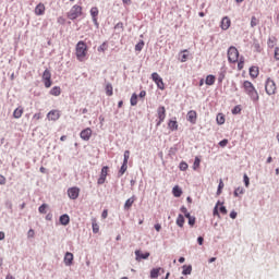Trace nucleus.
Wrapping results in <instances>:
<instances>
[{"mask_svg": "<svg viewBox=\"0 0 279 279\" xmlns=\"http://www.w3.org/2000/svg\"><path fill=\"white\" fill-rule=\"evenodd\" d=\"M75 56L78 62H84L88 56V46L83 40H80L75 46Z\"/></svg>", "mask_w": 279, "mask_h": 279, "instance_id": "f257e3e1", "label": "nucleus"}, {"mask_svg": "<svg viewBox=\"0 0 279 279\" xmlns=\"http://www.w3.org/2000/svg\"><path fill=\"white\" fill-rule=\"evenodd\" d=\"M244 93L251 97L252 101H258L260 97L258 96V90L254 87V84L250 81H244L243 83Z\"/></svg>", "mask_w": 279, "mask_h": 279, "instance_id": "f03ea898", "label": "nucleus"}, {"mask_svg": "<svg viewBox=\"0 0 279 279\" xmlns=\"http://www.w3.org/2000/svg\"><path fill=\"white\" fill-rule=\"evenodd\" d=\"M265 90L266 93L271 96L278 93V86L276 85V81L271 77H267L265 81Z\"/></svg>", "mask_w": 279, "mask_h": 279, "instance_id": "7ed1b4c3", "label": "nucleus"}, {"mask_svg": "<svg viewBox=\"0 0 279 279\" xmlns=\"http://www.w3.org/2000/svg\"><path fill=\"white\" fill-rule=\"evenodd\" d=\"M81 15L82 7L75 4L71 8L70 12L68 13V19H70V21H75V19H80Z\"/></svg>", "mask_w": 279, "mask_h": 279, "instance_id": "20e7f679", "label": "nucleus"}, {"mask_svg": "<svg viewBox=\"0 0 279 279\" xmlns=\"http://www.w3.org/2000/svg\"><path fill=\"white\" fill-rule=\"evenodd\" d=\"M228 61L233 64L239 62V49H236V47L231 46L228 49Z\"/></svg>", "mask_w": 279, "mask_h": 279, "instance_id": "39448f33", "label": "nucleus"}, {"mask_svg": "<svg viewBox=\"0 0 279 279\" xmlns=\"http://www.w3.org/2000/svg\"><path fill=\"white\" fill-rule=\"evenodd\" d=\"M157 124L156 126L159 128V125H162V123H165V119H167V109L165 108V106H160L157 109Z\"/></svg>", "mask_w": 279, "mask_h": 279, "instance_id": "423d86ee", "label": "nucleus"}, {"mask_svg": "<svg viewBox=\"0 0 279 279\" xmlns=\"http://www.w3.org/2000/svg\"><path fill=\"white\" fill-rule=\"evenodd\" d=\"M151 80L157 85V88H159L160 90H165V82L157 72L151 74Z\"/></svg>", "mask_w": 279, "mask_h": 279, "instance_id": "0eeeda50", "label": "nucleus"}, {"mask_svg": "<svg viewBox=\"0 0 279 279\" xmlns=\"http://www.w3.org/2000/svg\"><path fill=\"white\" fill-rule=\"evenodd\" d=\"M43 82L46 88H51V72L49 70H45L43 73Z\"/></svg>", "mask_w": 279, "mask_h": 279, "instance_id": "6e6552de", "label": "nucleus"}, {"mask_svg": "<svg viewBox=\"0 0 279 279\" xmlns=\"http://www.w3.org/2000/svg\"><path fill=\"white\" fill-rule=\"evenodd\" d=\"M68 197H70V199H77V197H80V187L73 186L68 189Z\"/></svg>", "mask_w": 279, "mask_h": 279, "instance_id": "1a4fd4ad", "label": "nucleus"}, {"mask_svg": "<svg viewBox=\"0 0 279 279\" xmlns=\"http://www.w3.org/2000/svg\"><path fill=\"white\" fill-rule=\"evenodd\" d=\"M60 117H61V113H60V110H58V109L50 110L47 113L48 121H58V119H60Z\"/></svg>", "mask_w": 279, "mask_h": 279, "instance_id": "9d476101", "label": "nucleus"}, {"mask_svg": "<svg viewBox=\"0 0 279 279\" xmlns=\"http://www.w3.org/2000/svg\"><path fill=\"white\" fill-rule=\"evenodd\" d=\"M108 166H104L100 172V177L98 178L97 184H105L106 178H108Z\"/></svg>", "mask_w": 279, "mask_h": 279, "instance_id": "9b49d317", "label": "nucleus"}, {"mask_svg": "<svg viewBox=\"0 0 279 279\" xmlns=\"http://www.w3.org/2000/svg\"><path fill=\"white\" fill-rule=\"evenodd\" d=\"M80 136L82 141H90V137L93 136V130L90 128L84 129L81 133Z\"/></svg>", "mask_w": 279, "mask_h": 279, "instance_id": "f8f14e48", "label": "nucleus"}, {"mask_svg": "<svg viewBox=\"0 0 279 279\" xmlns=\"http://www.w3.org/2000/svg\"><path fill=\"white\" fill-rule=\"evenodd\" d=\"M149 252L143 253L141 250L135 251V259L140 263V260H147L149 258Z\"/></svg>", "mask_w": 279, "mask_h": 279, "instance_id": "ddd939ff", "label": "nucleus"}, {"mask_svg": "<svg viewBox=\"0 0 279 279\" xmlns=\"http://www.w3.org/2000/svg\"><path fill=\"white\" fill-rule=\"evenodd\" d=\"M187 121L195 125L197 123V111L191 110L187 112Z\"/></svg>", "mask_w": 279, "mask_h": 279, "instance_id": "4468645a", "label": "nucleus"}, {"mask_svg": "<svg viewBox=\"0 0 279 279\" xmlns=\"http://www.w3.org/2000/svg\"><path fill=\"white\" fill-rule=\"evenodd\" d=\"M45 4H43V2L38 3L35 8V14L36 16H43V14H45Z\"/></svg>", "mask_w": 279, "mask_h": 279, "instance_id": "2eb2a0df", "label": "nucleus"}, {"mask_svg": "<svg viewBox=\"0 0 279 279\" xmlns=\"http://www.w3.org/2000/svg\"><path fill=\"white\" fill-rule=\"evenodd\" d=\"M232 24V22L230 21V17L225 16L221 21L220 27L221 29H230V25Z\"/></svg>", "mask_w": 279, "mask_h": 279, "instance_id": "dca6fc26", "label": "nucleus"}, {"mask_svg": "<svg viewBox=\"0 0 279 279\" xmlns=\"http://www.w3.org/2000/svg\"><path fill=\"white\" fill-rule=\"evenodd\" d=\"M64 264L66 267H71L73 265V253L66 252L64 256Z\"/></svg>", "mask_w": 279, "mask_h": 279, "instance_id": "f3484780", "label": "nucleus"}, {"mask_svg": "<svg viewBox=\"0 0 279 279\" xmlns=\"http://www.w3.org/2000/svg\"><path fill=\"white\" fill-rule=\"evenodd\" d=\"M90 16L95 25H97V16H99V9L97 7H93L90 9Z\"/></svg>", "mask_w": 279, "mask_h": 279, "instance_id": "a211bd4d", "label": "nucleus"}, {"mask_svg": "<svg viewBox=\"0 0 279 279\" xmlns=\"http://www.w3.org/2000/svg\"><path fill=\"white\" fill-rule=\"evenodd\" d=\"M248 73L253 80H256V77H258L260 71L258 70V66H251Z\"/></svg>", "mask_w": 279, "mask_h": 279, "instance_id": "6ab92c4d", "label": "nucleus"}, {"mask_svg": "<svg viewBox=\"0 0 279 279\" xmlns=\"http://www.w3.org/2000/svg\"><path fill=\"white\" fill-rule=\"evenodd\" d=\"M59 221L61 226H69V223H71V218L69 217V215L64 214L60 216Z\"/></svg>", "mask_w": 279, "mask_h": 279, "instance_id": "aec40b11", "label": "nucleus"}, {"mask_svg": "<svg viewBox=\"0 0 279 279\" xmlns=\"http://www.w3.org/2000/svg\"><path fill=\"white\" fill-rule=\"evenodd\" d=\"M25 112V109H23V107H17L14 111H13V118L14 119H21V117H23V113Z\"/></svg>", "mask_w": 279, "mask_h": 279, "instance_id": "412c9836", "label": "nucleus"}, {"mask_svg": "<svg viewBox=\"0 0 279 279\" xmlns=\"http://www.w3.org/2000/svg\"><path fill=\"white\" fill-rule=\"evenodd\" d=\"M134 202H136V196H132L129 199H126V202L124 204V209L130 210L132 208V205L134 204Z\"/></svg>", "mask_w": 279, "mask_h": 279, "instance_id": "4be33fe9", "label": "nucleus"}, {"mask_svg": "<svg viewBox=\"0 0 279 279\" xmlns=\"http://www.w3.org/2000/svg\"><path fill=\"white\" fill-rule=\"evenodd\" d=\"M168 128L171 130V132L178 131V120H175V118L173 120H169Z\"/></svg>", "mask_w": 279, "mask_h": 279, "instance_id": "5701e85b", "label": "nucleus"}, {"mask_svg": "<svg viewBox=\"0 0 279 279\" xmlns=\"http://www.w3.org/2000/svg\"><path fill=\"white\" fill-rule=\"evenodd\" d=\"M61 94L62 89L60 88V86H54L50 89V95H52L53 97H60Z\"/></svg>", "mask_w": 279, "mask_h": 279, "instance_id": "b1692460", "label": "nucleus"}, {"mask_svg": "<svg viewBox=\"0 0 279 279\" xmlns=\"http://www.w3.org/2000/svg\"><path fill=\"white\" fill-rule=\"evenodd\" d=\"M186 53H189V50H187V49L182 50V51L180 52V54H179V60H180V62H186V61L189 60V54H186Z\"/></svg>", "mask_w": 279, "mask_h": 279, "instance_id": "393cba45", "label": "nucleus"}, {"mask_svg": "<svg viewBox=\"0 0 279 279\" xmlns=\"http://www.w3.org/2000/svg\"><path fill=\"white\" fill-rule=\"evenodd\" d=\"M245 194V189L243 186H239L234 190L233 195L234 197H241V195Z\"/></svg>", "mask_w": 279, "mask_h": 279, "instance_id": "a878e982", "label": "nucleus"}, {"mask_svg": "<svg viewBox=\"0 0 279 279\" xmlns=\"http://www.w3.org/2000/svg\"><path fill=\"white\" fill-rule=\"evenodd\" d=\"M215 82H216L215 75H213V74L207 75V77L205 80V84L207 86H213V84H215Z\"/></svg>", "mask_w": 279, "mask_h": 279, "instance_id": "bb28decb", "label": "nucleus"}, {"mask_svg": "<svg viewBox=\"0 0 279 279\" xmlns=\"http://www.w3.org/2000/svg\"><path fill=\"white\" fill-rule=\"evenodd\" d=\"M192 271H193V266H191V265L183 266V271H182L183 276H191Z\"/></svg>", "mask_w": 279, "mask_h": 279, "instance_id": "cd10ccee", "label": "nucleus"}, {"mask_svg": "<svg viewBox=\"0 0 279 279\" xmlns=\"http://www.w3.org/2000/svg\"><path fill=\"white\" fill-rule=\"evenodd\" d=\"M216 121L218 125H223V123H226V116H223V113H218L216 117Z\"/></svg>", "mask_w": 279, "mask_h": 279, "instance_id": "c85d7f7f", "label": "nucleus"}, {"mask_svg": "<svg viewBox=\"0 0 279 279\" xmlns=\"http://www.w3.org/2000/svg\"><path fill=\"white\" fill-rule=\"evenodd\" d=\"M172 194L174 197H182V189H180L178 185H175L172 189Z\"/></svg>", "mask_w": 279, "mask_h": 279, "instance_id": "c756f323", "label": "nucleus"}, {"mask_svg": "<svg viewBox=\"0 0 279 279\" xmlns=\"http://www.w3.org/2000/svg\"><path fill=\"white\" fill-rule=\"evenodd\" d=\"M276 43H278V39L276 37H269L267 41V46L270 49H274V47H276Z\"/></svg>", "mask_w": 279, "mask_h": 279, "instance_id": "7c9ffc66", "label": "nucleus"}, {"mask_svg": "<svg viewBox=\"0 0 279 279\" xmlns=\"http://www.w3.org/2000/svg\"><path fill=\"white\" fill-rule=\"evenodd\" d=\"M184 216L180 214L177 218V226H179V228H184Z\"/></svg>", "mask_w": 279, "mask_h": 279, "instance_id": "2f4dec72", "label": "nucleus"}, {"mask_svg": "<svg viewBox=\"0 0 279 279\" xmlns=\"http://www.w3.org/2000/svg\"><path fill=\"white\" fill-rule=\"evenodd\" d=\"M105 90H106V95H107L108 97H112V95H113L112 84L108 83V84L106 85Z\"/></svg>", "mask_w": 279, "mask_h": 279, "instance_id": "473e14b6", "label": "nucleus"}, {"mask_svg": "<svg viewBox=\"0 0 279 279\" xmlns=\"http://www.w3.org/2000/svg\"><path fill=\"white\" fill-rule=\"evenodd\" d=\"M243 66H245V58L244 57H240L238 59V70L239 71H243Z\"/></svg>", "mask_w": 279, "mask_h": 279, "instance_id": "72a5a7b5", "label": "nucleus"}, {"mask_svg": "<svg viewBox=\"0 0 279 279\" xmlns=\"http://www.w3.org/2000/svg\"><path fill=\"white\" fill-rule=\"evenodd\" d=\"M92 228H93L94 234H97L99 232V225L97 223L96 219H93Z\"/></svg>", "mask_w": 279, "mask_h": 279, "instance_id": "f704fd0d", "label": "nucleus"}, {"mask_svg": "<svg viewBox=\"0 0 279 279\" xmlns=\"http://www.w3.org/2000/svg\"><path fill=\"white\" fill-rule=\"evenodd\" d=\"M199 165H202V159H199V157H195V160L193 163V170L197 171V169L199 168Z\"/></svg>", "mask_w": 279, "mask_h": 279, "instance_id": "c9c22d12", "label": "nucleus"}, {"mask_svg": "<svg viewBox=\"0 0 279 279\" xmlns=\"http://www.w3.org/2000/svg\"><path fill=\"white\" fill-rule=\"evenodd\" d=\"M48 208H49V205L43 204V205L38 208V210H39L40 215H47V209H48Z\"/></svg>", "mask_w": 279, "mask_h": 279, "instance_id": "e433bc0d", "label": "nucleus"}, {"mask_svg": "<svg viewBox=\"0 0 279 279\" xmlns=\"http://www.w3.org/2000/svg\"><path fill=\"white\" fill-rule=\"evenodd\" d=\"M159 275H160V268H154L150 271V278H158Z\"/></svg>", "mask_w": 279, "mask_h": 279, "instance_id": "4c0bfd02", "label": "nucleus"}, {"mask_svg": "<svg viewBox=\"0 0 279 279\" xmlns=\"http://www.w3.org/2000/svg\"><path fill=\"white\" fill-rule=\"evenodd\" d=\"M130 101H131V106H136L138 104V95L133 94L131 96V100Z\"/></svg>", "mask_w": 279, "mask_h": 279, "instance_id": "58836bf2", "label": "nucleus"}, {"mask_svg": "<svg viewBox=\"0 0 279 279\" xmlns=\"http://www.w3.org/2000/svg\"><path fill=\"white\" fill-rule=\"evenodd\" d=\"M221 204H222L221 202H218L216 204V206L214 208V213H213L214 217H219V206H221Z\"/></svg>", "mask_w": 279, "mask_h": 279, "instance_id": "ea45409f", "label": "nucleus"}, {"mask_svg": "<svg viewBox=\"0 0 279 279\" xmlns=\"http://www.w3.org/2000/svg\"><path fill=\"white\" fill-rule=\"evenodd\" d=\"M179 169L180 171H186V169H189V163H186V161H181L179 165Z\"/></svg>", "mask_w": 279, "mask_h": 279, "instance_id": "a19ab883", "label": "nucleus"}, {"mask_svg": "<svg viewBox=\"0 0 279 279\" xmlns=\"http://www.w3.org/2000/svg\"><path fill=\"white\" fill-rule=\"evenodd\" d=\"M108 50V44L107 43H102L99 47H98V51L104 53L105 51Z\"/></svg>", "mask_w": 279, "mask_h": 279, "instance_id": "79ce46f5", "label": "nucleus"}, {"mask_svg": "<svg viewBox=\"0 0 279 279\" xmlns=\"http://www.w3.org/2000/svg\"><path fill=\"white\" fill-rule=\"evenodd\" d=\"M143 47H145V41L141 40L138 44H136L135 51H143Z\"/></svg>", "mask_w": 279, "mask_h": 279, "instance_id": "37998d69", "label": "nucleus"}, {"mask_svg": "<svg viewBox=\"0 0 279 279\" xmlns=\"http://www.w3.org/2000/svg\"><path fill=\"white\" fill-rule=\"evenodd\" d=\"M223 180L220 179L218 190H217V195H221V191H223Z\"/></svg>", "mask_w": 279, "mask_h": 279, "instance_id": "c03bdc74", "label": "nucleus"}, {"mask_svg": "<svg viewBox=\"0 0 279 279\" xmlns=\"http://www.w3.org/2000/svg\"><path fill=\"white\" fill-rule=\"evenodd\" d=\"M125 171H128V163L123 162V165L121 166L120 171H119L120 175H123L125 173Z\"/></svg>", "mask_w": 279, "mask_h": 279, "instance_id": "a18cd8bd", "label": "nucleus"}, {"mask_svg": "<svg viewBox=\"0 0 279 279\" xmlns=\"http://www.w3.org/2000/svg\"><path fill=\"white\" fill-rule=\"evenodd\" d=\"M256 25H258V19H256V16H252L251 27H256Z\"/></svg>", "mask_w": 279, "mask_h": 279, "instance_id": "49530a36", "label": "nucleus"}, {"mask_svg": "<svg viewBox=\"0 0 279 279\" xmlns=\"http://www.w3.org/2000/svg\"><path fill=\"white\" fill-rule=\"evenodd\" d=\"M130 160V150L124 151V160L123 162L128 165V161Z\"/></svg>", "mask_w": 279, "mask_h": 279, "instance_id": "de8ad7c7", "label": "nucleus"}, {"mask_svg": "<svg viewBox=\"0 0 279 279\" xmlns=\"http://www.w3.org/2000/svg\"><path fill=\"white\" fill-rule=\"evenodd\" d=\"M34 236H36V232L34 231V229H31V230L27 232V238H28V239H34Z\"/></svg>", "mask_w": 279, "mask_h": 279, "instance_id": "09e8293b", "label": "nucleus"}, {"mask_svg": "<svg viewBox=\"0 0 279 279\" xmlns=\"http://www.w3.org/2000/svg\"><path fill=\"white\" fill-rule=\"evenodd\" d=\"M241 112V107L240 106H235L233 109H232V114H240Z\"/></svg>", "mask_w": 279, "mask_h": 279, "instance_id": "8fccbe9b", "label": "nucleus"}, {"mask_svg": "<svg viewBox=\"0 0 279 279\" xmlns=\"http://www.w3.org/2000/svg\"><path fill=\"white\" fill-rule=\"evenodd\" d=\"M243 178H244V184H245L246 189L250 187V177H247V174H244Z\"/></svg>", "mask_w": 279, "mask_h": 279, "instance_id": "3c124183", "label": "nucleus"}, {"mask_svg": "<svg viewBox=\"0 0 279 279\" xmlns=\"http://www.w3.org/2000/svg\"><path fill=\"white\" fill-rule=\"evenodd\" d=\"M33 119H34V121H40V119H43V113H35L33 116Z\"/></svg>", "mask_w": 279, "mask_h": 279, "instance_id": "603ef678", "label": "nucleus"}, {"mask_svg": "<svg viewBox=\"0 0 279 279\" xmlns=\"http://www.w3.org/2000/svg\"><path fill=\"white\" fill-rule=\"evenodd\" d=\"M274 58L275 60H279V47L275 48Z\"/></svg>", "mask_w": 279, "mask_h": 279, "instance_id": "864d4df0", "label": "nucleus"}, {"mask_svg": "<svg viewBox=\"0 0 279 279\" xmlns=\"http://www.w3.org/2000/svg\"><path fill=\"white\" fill-rule=\"evenodd\" d=\"M219 210L221 215H228V209L226 208V206H220Z\"/></svg>", "mask_w": 279, "mask_h": 279, "instance_id": "5fc2aeb1", "label": "nucleus"}, {"mask_svg": "<svg viewBox=\"0 0 279 279\" xmlns=\"http://www.w3.org/2000/svg\"><path fill=\"white\" fill-rule=\"evenodd\" d=\"M228 145V140H222L219 142L220 147H226Z\"/></svg>", "mask_w": 279, "mask_h": 279, "instance_id": "6e6d98bb", "label": "nucleus"}, {"mask_svg": "<svg viewBox=\"0 0 279 279\" xmlns=\"http://www.w3.org/2000/svg\"><path fill=\"white\" fill-rule=\"evenodd\" d=\"M101 218L102 219H107L108 218V209H105L101 214Z\"/></svg>", "mask_w": 279, "mask_h": 279, "instance_id": "4d7b16f0", "label": "nucleus"}, {"mask_svg": "<svg viewBox=\"0 0 279 279\" xmlns=\"http://www.w3.org/2000/svg\"><path fill=\"white\" fill-rule=\"evenodd\" d=\"M5 182H7L5 178L2 174H0V185L5 184Z\"/></svg>", "mask_w": 279, "mask_h": 279, "instance_id": "13d9d810", "label": "nucleus"}, {"mask_svg": "<svg viewBox=\"0 0 279 279\" xmlns=\"http://www.w3.org/2000/svg\"><path fill=\"white\" fill-rule=\"evenodd\" d=\"M197 243H198V245H204V238L203 236H198L197 238Z\"/></svg>", "mask_w": 279, "mask_h": 279, "instance_id": "bf43d9fd", "label": "nucleus"}, {"mask_svg": "<svg viewBox=\"0 0 279 279\" xmlns=\"http://www.w3.org/2000/svg\"><path fill=\"white\" fill-rule=\"evenodd\" d=\"M189 225L190 226H195V217H192L189 219Z\"/></svg>", "mask_w": 279, "mask_h": 279, "instance_id": "052dcab7", "label": "nucleus"}, {"mask_svg": "<svg viewBox=\"0 0 279 279\" xmlns=\"http://www.w3.org/2000/svg\"><path fill=\"white\" fill-rule=\"evenodd\" d=\"M155 230L160 232V230H162V226H160V223L155 225Z\"/></svg>", "mask_w": 279, "mask_h": 279, "instance_id": "680f3d73", "label": "nucleus"}, {"mask_svg": "<svg viewBox=\"0 0 279 279\" xmlns=\"http://www.w3.org/2000/svg\"><path fill=\"white\" fill-rule=\"evenodd\" d=\"M255 49H256V51H258V53H260V51H263V48H260L259 44H255Z\"/></svg>", "mask_w": 279, "mask_h": 279, "instance_id": "e2e57ef3", "label": "nucleus"}, {"mask_svg": "<svg viewBox=\"0 0 279 279\" xmlns=\"http://www.w3.org/2000/svg\"><path fill=\"white\" fill-rule=\"evenodd\" d=\"M180 210L181 213H183V215H186V213H189V209H186L185 206H182Z\"/></svg>", "mask_w": 279, "mask_h": 279, "instance_id": "0e129e2a", "label": "nucleus"}, {"mask_svg": "<svg viewBox=\"0 0 279 279\" xmlns=\"http://www.w3.org/2000/svg\"><path fill=\"white\" fill-rule=\"evenodd\" d=\"M230 218L231 219H236V211H231L230 213Z\"/></svg>", "mask_w": 279, "mask_h": 279, "instance_id": "69168bd1", "label": "nucleus"}, {"mask_svg": "<svg viewBox=\"0 0 279 279\" xmlns=\"http://www.w3.org/2000/svg\"><path fill=\"white\" fill-rule=\"evenodd\" d=\"M146 95H147V92H145V90H142V92L140 93V97H141L142 99L145 98Z\"/></svg>", "mask_w": 279, "mask_h": 279, "instance_id": "338daca9", "label": "nucleus"}, {"mask_svg": "<svg viewBox=\"0 0 279 279\" xmlns=\"http://www.w3.org/2000/svg\"><path fill=\"white\" fill-rule=\"evenodd\" d=\"M58 23H64V17L62 16L58 17Z\"/></svg>", "mask_w": 279, "mask_h": 279, "instance_id": "774afa93", "label": "nucleus"}]
</instances>
